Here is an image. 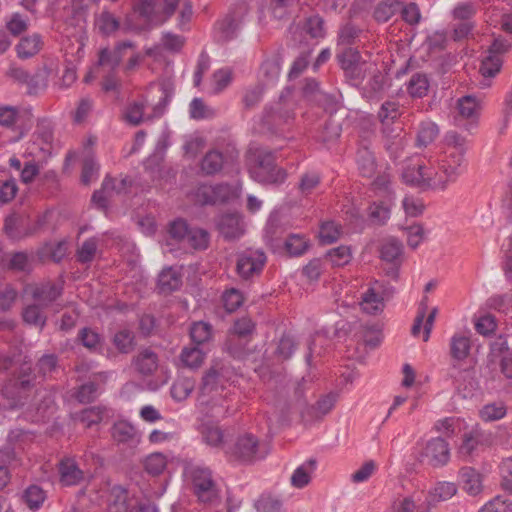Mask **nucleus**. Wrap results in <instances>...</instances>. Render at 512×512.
Returning a JSON list of instances; mask_svg holds the SVG:
<instances>
[{
	"mask_svg": "<svg viewBox=\"0 0 512 512\" xmlns=\"http://www.w3.org/2000/svg\"><path fill=\"white\" fill-rule=\"evenodd\" d=\"M445 147L436 160L430 161L433 178L430 189L444 191L455 183L466 169V139L457 132H448L444 138Z\"/></svg>",
	"mask_w": 512,
	"mask_h": 512,
	"instance_id": "f257e3e1",
	"label": "nucleus"
},
{
	"mask_svg": "<svg viewBox=\"0 0 512 512\" xmlns=\"http://www.w3.org/2000/svg\"><path fill=\"white\" fill-rule=\"evenodd\" d=\"M296 103L293 99L280 96L275 103L265 106L262 116L263 126L272 133L284 131L295 117Z\"/></svg>",
	"mask_w": 512,
	"mask_h": 512,
	"instance_id": "f03ea898",
	"label": "nucleus"
},
{
	"mask_svg": "<svg viewBox=\"0 0 512 512\" xmlns=\"http://www.w3.org/2000/svg\"><path fill=\"white\" fill-rule=\"evenodd\" d=\"M249 173L255 181L271 185L282 184L287 177L286 171L275 165L271 152L258 153L249 165Z\"/></svg>",
	"mask_w": 512,
	"mask_h": 512,
	"instance_id": "7ed1b4c3",
	"label": "nucleus"
},
{
	"mask_svg": "<svg viewBox=\"0 0 512 512\" xmlns=\"http://www.w3.org/2000/svg\"><path fill=\"white\" fill-rule=\"evenodd\" d=\"M193 490L202 503H213L218 498L217 485L213 479L212 471L203 466H193L188 470Z\"/></svg>",
	"mask_w": 512,
	"mask_h": 512,
	"instance_id": "20e7f679",
	"label": "nucleus"
},
{
	"mask_svg": "<svg viewBox=\"0 0 512 512\" xmlns=\"http://www.w3.org/2000/svg\"><path fill=\"white\" fill-rule=\"evenodd\" d=\"M170 97V92L166 88L162 87L159 102L153 107L152 114H145L144 111L146 107V101L140 99L135 100L127 105L124 118L129 124L133 126H138L143 121H149L154 118H158L163 115Z\"/></svg>",
	"mask_w": 512,
	"mask_h": 512,
	"instance_id": "39448f33",
	"label": "nucleus"
},
{
	"mask_svg": "<svg viewBox=\"0 0 512 512\" xmlns=\"http://www.w3.org/2000/svg\"><path fill=\"white\" fill-rule=\"evenodd\" d=\"M394 292L395 289L391 285L375 281L362 294L361 309L371 315L381 312L384 308V301L392 297Z\"/></svg>",
	"mask_w": 512,
	"mask_h": 512,
	"instance_id": "423d86ee",
	"label": "nucleus"
},
{
	"mask_svg": "<svg viewBox=\"0 0 512 512\" xmlns=\"http://www.w3.org/2000/svg\"><path fill=\"white\" fill-rule=\"evenodd\" d=\"M226 453L243 463H253L267 455L266 451H262L257 437L249 433L239 436Z\"/></svg>",
	"mask_w": 512,
	"mask_h": 512,
	"instance_id": "0eeeda50",
	"label": "nucleus"
},
{
	"mask_svg": "<svg viewBox=\"0 0 512 512\" xmlns=\"http://www.w3.org/2000/svg\"><path fill=\"white\" fill-rule=\"evenodd\" d=\"M181 0H159L157 1L158 6V22L164 23L169 20L177 8L180 6L178 18H177V27L180 30H186L187 25L190 23L193 17V5L190 0H184L182 3Z\"/></svg>",
	"mask_w": 512,
	"mask_h": 512,
	"instance_id": "6e6552de",
	"label": "nucleus"
},
{
	"mask_svg": "<svg viewBox=\"0 0 512 512\" xmlns=\"http://www.w3.org/2000/svg\"><path fill=\"white\" fill-rule=\"evenodd\" d=\"M94 24L98 33L103 37L113 36L120 29L124 33H139L141 31L140 28L133 26L128 19L121 26L120 20L108 10H103L100 14L96 15Z\"/></svg>",
	"mask_w": 512,
	"mask_h": 512,
	"instance_id": "1a4fd4ad",
	"label": "nucleus"
},
{
	"mask_svg": "<svg viewBox=\"0 0 512 512\" xmlns=\"http://www.w3.org/2000/svg\"><path fill=\"white\" fill-rule=\"evenodd\" d=\"M135 48L136 44L130 40L116 42L113 49L109 47L101 48L98 52L97 65L100 67H108L110 70H116L122 62L126 51Z\"/></svg>",
	"mask_w": 512,
	"mask_h": 512,
	"instance_id": "9d476101",
	"label": "nucleus"
},
{
	"mask_svg": "<svg viewBox=\"0 0 512 512\" xmlns=\"http://www.w3.org/2000/svg\"><path fill=\"white\" fill-rule=\"evenodd\" d=\"M248 13V7L245 3L239 5L237 10L228 14L224 19L217 23L219 39L221 41H229L236 37L240 29L244 16Z\"/></svg>",
	"mask_w": 512,
	"mask_h": 512,
	"instance_id": "9b49d317",
	"label": "nucleus"
},
{
	"mask_svg": "<svg viewBox=\"0 0 512 512\" xmlns=\"http://www.w3.org/2000/svg\"><path fill=\"white\" fill-rule=\"evenodd\" d=\"M266 262V255L262 251H246L239 255L237 259V272L244 278L248 279L259 274Z\"/></svg>",
	"mask_w": 512,
	"mask_h": 512,
	"instance_id": "f8f14e48",
	"label": "nucleus"
},
{
	"mask_svg": "<svg viewBox=\"0 0 512 512\" xmlns=\"http://www.w3.org/2000/svg\"><path fill=\"white\" fill-rule=\"evenodd\" d=\"M422 457L433 467L446 465L450 458L448 443L441 437L432 438L427 442Z\"/></svg>",
	"mask_w": 512,
	"mask_h": 512,
	"instance_id": "ddd939ff",
	"label": "nucleus"
},
{
	"mask_svg": "<svg viewBox=\"0 0 512 512\" xmlns=\"http://www.w3.org/2000/svg\"><path fill=\"white\" fill-rule=\"evenodd\" d=\"M230 376V369L222 361H214L210 368L204 373L200 391L208 394L223 386Z\"/></svg>",
	"mask_w": 512,
	"mask_h": 512,
	"instance_id": "4468645a",
	"label": "nucleus"
},
{
	"mask_svg": "<svg viewBox=\"0 0 512 512\" xmlns=\"http://www.w3.org/2000/svg\"><path fill=\"white\" fill-rule=\"evenodd\" d=\"M30 119L31 112L28 109L19 106L0 105V126L3 128L21 129Z\"/></svg>",
	"mask_w": 512,
	"mask_h": 512,
	"instance_id": "2eb2a0df",
	"label": "nucleus"
},
{
	"mask_svg": "<svg viewBox=\"0 0 512 512\" xmlns=\"http://www.w3.org/2000/svg\"><path fill=\"white\" fill-rule=\"evenodd\" d=\"M237 157L238 152L234 149L225 155L217 149H212L204 155L200 165L201 171L205 175H215L222 170L226 163L235 160Z\"/></svg>",
	"mask_w": 512,
	"mask_h": 512,
	"instance_id": "dca6fc26",
	"label": "nucleus"
},
{
	"mask_svg": "<svg viewBox=\"0 0 512 512\" xmlns=\"http://www.w3.org/2000/svg\"><path fill=\"white\" fill-rule=\"evenodd\" d=\"M337 397L338 395L336 393L331 392L320 397L314 405L305 407L301 411L303 420L312 422L322 419L334 408Z\"/></svg>",
	"mask_w": 512,
	"mask_h": 512,
	"instance_id": "f3484780",
	"label": "nucleus"
},
{
	"mask_svg": "<svg viewBox=\"0 0 512 512\" xmlns=\"http://www.w3.org/2000/svg\"><path fill=\"white\" fill-rule=\"evenodd\" d=\"M59 480L63 486H75L84 480V472L73 458L65 457L58 463Z\"/></svg>",
	"mask_w": 512,
	"mask_h": 512,
	"instance_id": "a211bd4d",
	"label": "nucleus"
},
{
	"mask_svg": "<svg viewBox=\"0 0 512 512\" xmlns=\"http://www.w3.org/2000/svg\"><path fill=\"white\" fill-rule=\"evenodd\" d=\"M32 298L42 307H48L62 294V287L56 283L46 282L31 287Z\"/></svg>",
	"mask_w": 512,
	"mask_h": 512,
	"instance_id": "6ab92c4d",
	"label": "nucleus"
},
{
	"mask_svg": "<svg viewBox=\"0 0 512 512\" xmlns=\"http://www.w3.org/2000/svg\"><path fill=\"white\" fill-rule=\"evenodd\" d=\"M458 491L457 485L449 481L437 482L427 493L425 503L427 508L436 506L438 503L451 499Z\"/></svg>",
	"mask_w": 512,
	"mask_h": 512,
	"instance_id": "aec40b11",
	"label": "nucleus"
},
{
	"mask_svg": "<svg viewBox=\"0 0 512 512\" xmlns=\"http://www.w3.org/2000/svg\"><path fill=\"white\" fill-rule=\"evenodd\" d=\"M405 183L422 189H430V179L433 178L432 170L426 165L407 167L402 174Z\"/></svg>",
	"mask_w": 512,
	"mask_h": 512,
	"instance_id": "412c9836",
	"label": "nucleus"
},
{
	"mask_svg": "<svg viewBox=\"0 0 512 512\" xmlns=\"http://www.w3.org/2000/svg\"><path fill=\"white\" fill-rule=\"evenodd\" d=\"M218 229L221 235L228 240L239 238L244 233L241 217L238 213L222 215L218 221Z\"/></svg>",
	"mask_w": 512,
	"mask_h": 512,
	"instance_id": "4be33fe9",
	"label": "nucleus"
},
{
	"mask_svg": "<svg viewBox=\"0 0 512 512\" xmlns=\"http://www.w3.org/2000/svg\"><path fill=\"white\" fill-rule=\"evenodd\" d=\"M111 436L117 443L134 445L140 441L135 427L125 421L120 420L114 423L111 428Z\"/></svg>",
	"mask_w": 512,
	"mask_h": 512,
	"instance_id": "5701e85b",
	"label": "nucleus"
},
{
	"mask_svg": "<svg viewBox=\"0 0 512 512\" xmlns=\"http://www.w3.org/2000/svg\"><path fill=\"white\" fill-rule=\"evenodd\" d=\"M462 489L471 496H477L483 490L482 475L472 467H463L459 470Z\"/></svg>",
	"mask_w": 512,
	"mask_h": 512,
	"instance_id": "b1692460",
	"label": "nucleus"
},
{
	"mask_svg": "<svg viewBox=\"0 0 512 512\" xmlns=\"http://www.w3.org/2000/svg\"><path fill=\"white\" fill-rule=\"evenodd\" d=\"M133 365L142 376H150L158 368V356L152 350L144 349L134 357Z\"/></svg>",
	"mask_w": 512,
	"mask_h": 512,
	"instance_id": "393cba45",
	"label": "nucleus"
},
{
	"mask_svg": "<svg viewBox=\"0 0 512 512\" xmlns=\"http://www.w3.org/2000/svg\"><path fill=\"white\" fill-rule=\"evenodd\" d=\"M358 170L363 177H372L377 171L374 153L367 145L360 146L356 154Z\"/></svg>",
	"mask_w": 512,
	"mask_h": 512,
	"instance_id": "a878e982",
	"label": "nucleus"
},
{
	"mask_svg": "<svg viewBox=\"0 0 512 512\" xmlns=\"http://www.w3.org/2000/svg\"><path fill=\"white\" fill-rule=\"evenodd\" d=\"M43 40L42 36L38 33H34L29 36H25L20 39L16 45L17 56L20 59H29L39 53L42 49Z\"/></svg>",
	"mask_w": 512,
	"mask_h": 512,
	"instance_id": "bb28decb",
	"label": "nucleus"
},
{
	"mask_svg": "<svg viewBox=\"0 0 512 512\" xmlns=\"http://www.w3.org/2000/svg\"><path fill=\"white\" fill-rule=\"evenodd\" d=\"M503 61L501 57L498 55H490L486 56L480 65L479 72L482 76V80L480 81V85L482 87H489L491 82V78L495 77L501 70Z\"/></svg>",
	"mask_w": 512,
	"mask_h": 512,
	"instance_id": "cd10ccee",
	"label": "nucleus"
},
{
	"mask_svg": "<svg viewBox=\"0 0 512 512\" xmlns=\"http://www.w3.org/2000/svg\"><path fill=\"white\" fill-rule=\"evenodd\" d=\"M316 465V460L311 458L297 467L291 476V485L298 489L306 487L311 482V474L316 470Z\"/></svg>",
	"mask_w": 512,
	"mask_h": 512,
	"instance_id": "c85d7f7f",
	"label": "nucleus"
},
{
	"mask_svg": "<svg viewBox=\"0 0 512 512\" xmlns=\"http://www.w3.org/2000/svg\"><path fill=\"white\" fill-rule=\"evenodd\" d=\"M128 491L121 486H114L108 498L109 512H129Z\"/></svg>",
	"mask_w": 512,
	"mask_h": 512,
	"instance_id": "c756f323",
	"label": "nucleus"
},
{
	"mask_svg": "<svg viewBox=\"0 0 512 512\" xmlns=\"http://www.w3.org/2000/svg\"><path fill=\"white\" fill-rule=\"evenodd\" d=\"M471 341L470 337L461 333H456L450 340V354L453 359L462 361L466 359L470 353Z\"/></svg>",
	"mask_w": 512,
	"mask_h": 512,
	"instance_id": "7c9ffc66",
	"label": "nucleus"
},
{
	"mask_svg": "<svg viewBox=\"0 0 512 512\" xmlns=\"http://www.w3.org/2000/svg\"><path fill=\"white\" fill-rule=\"evenodd\" d=\"M180 274L173 268L163 269L158 276V288L161 293L168 294L181 286Z\"/></svg>",
	"mask_w": 512,
	"mask_h": 512,
	"instance_id": "2f4dec72",
	"label": "nucleus"
},
{
	"mask_svg": "<svg viewBox=\"0 0 512 512\" xmlns=\"http://www.w3.org/2000/svg\"><path fill=\"white\" fill-rule=\"evenodd\" d=\"M206 353L198 346L184 347L180 353L182 365L191 370L198 369L204 362Z\"/></svg>",
	"mask_w": 512,
	"mask_h": 512,
	"instance_id": "473e14b6",
	"label": "nucleus"
},
{
	"mask_svg": "<svg viewBox=\"0 0 512 512\" xmlns=\"http://www.w3.org/2000/svg\"><path fill=\"white\" fill-rule=\"evenodd\" d=\"M430 82L426 74L415 73L407 83V92L413 98H423L427 95Z\"/></svg>",
	"mask_w": 512,
	"mask_h": 512,
	"instance_id": "72a5a7b5",
	"label": "nucleus"
},
{
	"mask_svg": "<svg viewBox=\"0 0 512 512\" xmlns=\"http://www.w3.org/2000/svg\"><path fill=\"white\" fill-rule=\"evenodd\" d=\"M403 253V244L396 238H388L381 245V258L384 261L400 262Z\"/></svg>",
	"mask_w": 512,
	"mask_h": 512,
	"instance_id": "f704fd0d",
	"label": "nucleus"
},
{
	"mask_svg": "<svg viewBox=\"0 0 512 512\" xmlns=\"http://www.w3.org/2000/svg\"><path fill=\"white\" fill-rule=\"evenodd\" d=\"M414 495L396 498L391 505V512H428L429 508L419 504Z\"/></svg>",
	"mask_w": 512,
	"mask_h": 512,
	"instance_id": "c9c22d12",
	"label": "nucleus"
},
{
	"mask_svg": "<svg viewBox=\"0 0 512 512\" xmlns=\"http://www.w3.org/2000/svg\"><path fill=\"white\" fill-rule=\"evenodd\" d=\"M264 9L277 20H282L289 15L295 0H264Z\"/></svg>",
	"mask_w": 512,
	"mask_h": 512,
	"instance_id": "e433bc0d",
	"label": "nucleus"
},
{
	"mask_svg": "<svg viewBox=\"0 0 512 512\" xmlns=\"http://www.w3.org/2000/svg\"><path fill=\"white\" fill-rule=\"evenodd\" d=\"M78 339L91 352H97L102 348V336L91 328L85 327L81 329L78 333Z\"/></svg>",
	"mask_w": 512,
	"mask_h": 512,
	"instance_id": "4c0bfd02",
	"label": "nucleus"
},
{
	"mask_svg": "<svg viewBox=\"0 0 512 512\" xmlns=\"http://www.w3.org/2000/svg\"><path fill=\"white\" fill-rule=\"evenodd\" d=\"M133 9L146 21L158 22V6L156 0H136Z\"/></svg>",
	"mask_w": 512,
	"mask_h": 512,
	"instance_id": "58836bf2",
	"label": "nucleus"
},
{
	"mask_svg": "<svg viewBox=\"0 0 512 512\" xmlns=\"http://www.w3.org/2000/svg\"><path fill=\"white\" fill-rule=\"evenodd\" d=\"M286 232V227L278 215H271L264 230V237L267 242L273 243L280 239Z\"/></svg>",
	"mask_w": 512,
	"mask_h": 512,
	"instance_id": "ea45409f",
	"label": "nucleus"
},
{
	"mask_svg": "<svg viewBox=\"0 0 512 512\" xmlns=\"http://www.w3.org/2000/svg\"><path fill=\"white\" fill-rule=\"evenodd\" d=\"M401 9V3L397 0H385L377 5L374 10V18L378 22H387Z\"/></svg>",
	"mask_w": 512,
	"mask_h": 512,
	"instance_id": "a19ab883",
	"label": "nucleus"
},
{
	"mask_svg": "<svg viewBox=\"0 0 512 512\" xmlns=\"http://www.w3.org/2000/svg\"><path fill=\"white\" fill-rule=\"evenodd\" d=\"M338 59L345 73H354L359 69L360 54L351 47H346L343 52L338 55Z\"/></svg>",
	"mask_w": 512,
	"mask_h": 512,
	"instance_id": "79ce46f5",
	"label": "nucleus"
},
{
	"mask_svg": "<svg viewBox=\"0 0 512 512\" xmlns=\"http://www.w3.org/2000/svg\"><path fill=\"white\" fill-rule=\"evenodd\" d=\"M24 85L29 95H38L42 93L48 84L47 74L44 71H37L27 77Z\"/></svg>",
	"mask_w": 512,
	"mask_h": 512,
	"instance_id": "37998d69",
	"label": "nucleus"
},
{
	"mask_svg": "<svg viewBox=\"0 0 512 512\" xmlns=\"http://www.w3.org/2000/svg\"><path fill=\"white\" fill-rule=\"evenodd\" d=\"M202 437L209 446L220 448L225 443L226 434L219 426L205 425L202 430Z\"/></svg>",
	"mask_w": 512,
	"mask_h": 512,
	"instance_id": "c03bdc74",
	"label": "nucleus"
},
{
	"mask_svg": "<svg viewBox=\"0 0 512 512\" xmlns=\"http://www.w3.org/2000/svg\"><path fill=\"white\" fill-rule=\"evenodd\" d=\"M281 64L282 61L280 56L273 55L263 61L260 67V72L268 82H273L280 75Z\"/></svg>",
	"mask_w": 512,
	"mask_h": 512,
	"instance_id": "a18cd8bd",
	"label": "nucleus"
},
{
	"mask_svg": "<svg viewBox=\"0 0 512 512\" xmlns=\"http://www.w3.org/2000/svg\"><path fill=\"white\" fill-rule=\"evenodd\" d=\"M458 111L462 117L474 118L480 110V101L473 95H465L458 99Z\"/></svg>",
	"mask_w": 512,
	"mask_h": 512,
	"instance_id": "49530a36",
	"label": "nucleus"
},
{
	"mask_svg": "<svg viewBox=\"0 0 512 512\" xmlns=\"http://www.w3.org/2000/svg\"><path fill=\"white\" fill-rule=\"evenodd\" d=\"M45 499H46L45 491L37 485L29 486L24 491V494H23V500H24L25 504L31 510H38L42 506Z\"/></svg>",
	"mask_w": 512,
	"mask_h": 512,
	"instance_id": "de8ad7c7",
	"label": "nucleus"
},
{
	"mask_svg": "<svg viewBox=\"0 0 512 512\" xmlns=\"http://www.w3.org/2000/svg\"><path fill=\"white\" fill-rule=\"evenodd\" d=\"M195 387V381L191 378H180L171 387V396L176 401L187 399Z\"/></svg>",
	"mask_w": 512,
	"mask_h": 512,
	"instance_id": "09e8293b",
	"label": "nucleus"
},
{
	"mask_svg": "<svg viewBox=\"0 0 512 512\" xmlns=\"http://www.w3.org/2000/svg\"><path fill=\"white\" fill-rule=\"evenodd\" d=\"M42 306L37 303L28 305L22 312L23 320L42 329L46 323V315L42 312Z\"/></svg>",
	"mask_w": 512,
	"mask_h": 512,
	"instance_id": "8fccbe9b",
	"label": "nucleus"
},
{
	"mask_svg": "<svg viewBox=\"0 0 512 512\" xmlns=\"http://www.w3.org/2000/svg\"><path fill=\"white\" fill-rule=\"evenodd\" d=\"M97 250L98 240L94 237L86 239L77 250V261L82 264L91 263L96 256Z\"/></svg>",
	"mask_w": 512,
	"mask_h": 512,
	"instance_id": "3c124183",
	"label": "nucleus"
},
{
	"mask_svg": "<svg viewBox=\"0 0 512 512\" xmlns=\"http://www.w3.org/2000/svg\"><path fill=\"white\" fill-rule=\"evenodd\" d=\"M186 241L195 250H205L209 245L210 235L202 228L192 227Z\"/></svg>",
	"mask_w": 512,
	"mask_h": 512,
	"instance_id": "603ef678",
	"label": "nucleus"
},
{
	"mask_svg": "<svg viewBox=\"0 0 512 512\" xmlns=\"http://www.w3.org/2000/svg\"><path fill=\"white\" fill-rule=\"evenodd\" d=\"M400 115V106L395 101H385L378 112V118L383 126L393 123Z\"/></svg>",
	"mask_w": 512,
	"mask_h": 512,
	"instance_id": "864d4df0",
	"label": "nucleus"
},
{
	"mask_svg": "<svg viewBox=\"0 0 512 512\" xmlns=\"http://www.w3.org/2000/svg\"><path fill=\"white\" fill-rule=\"evenodd\" d=\"M477 7L472 2L458 3L452 10L453 21L475 22Z\"/></svg>",
	"mask_w": 512,
	"mask_h": 512,
	"instance_id": "5fc2aeb1",
	"label": "nucleus"
},
{
	"mask_svg": "<svg viewBox=\"0 0 512 512\" xmlns=\"http://www.w3.org/2000/svg\"><path fill=\"white\" fill-rule=\"evenodd\" d=\"M439 129L431 121L422 122L417 133V143L419 146H427L438 136Z\"/></svg>",
	"mask_w": 512,
	"mask_h": 512,
	"instance_id": "6e6d98bb",
	"label": "nucleus"
},
{
	"mask_svg": "<svg viewBox=\"0 0 512 512\" xmlns=\"http://www.w3.org/2000/svg\"><path fill=\"white\" fill-rule=\"evenodd\" d=\"M14 387L19 394L26 393L34 387V376L32 375L30 366L23 364L20 367L19 375L15 380Z\"/></svg>",
	"mask_w": 512,
	"mask_h": 512,
	"instance_id": "4d7b16f0",
	"label": "nucleus"
},
{
	"mask_svg": "<svg viewBox=\"0 0 512 512\" xmlns=\"http://www.w3.org/2000/svg\"><path fill=\"white\" fill-rule=\"evenodd\" d=\"M390 200L374 202L370 210V218L376 224H384L390 218Z\"/></svg>",
	"mask_w": 512,
	"mask_h": 512,
	"instance_id": "13d9d810",
	"label": "nucleus"
},
{
	"mask_svg": "<svg viewBox=\"0 0 512 512\" xmlns=\"http://www.w3.org/2000/svg\"><path fill=\"white\" fill-rule=\"evenodd\" d=\"M106 414V408L94 406L84 409L80 414V420L86 427H91L92 425L100 423Z\"/></svg>",
	"mask_w": 512,
	"mask_h": 512,
	"instance_id": "bf43d9fd",
	"label": "nucleus"
},
{
	"mask_svg": "<svg viewBox=\"0 0 512 512\" xmlns=\"http://www.w3.org/2000/svg\"><path fill=\"white\" fill-rule=\"evenodd\" d=\"M327 259L334 266H344L348 264L351 260V250L348 246H339L337 248H333L327 252Z\"/></svg>",
	"mask_w": 512,
	"mask_h": 512,
	"instance_id": "052dcab7",
	"label": "nucleus"
},
{
	"mask_svg": "<svg viewBox=\"0 0 512 512\" xmlns=\"http://www.w3.org/2000/svg\"><path fill=\"white\" fill-rule=\"evenodd\" d=\"M285 248L292 256L302 255L308 248V241L301 235L292 234L285 241Z\"/></svg>",
	"mask_w": 512,
	"mask_h": 512,
	"instance_id": "680f3d73",
	"label": "nucleus"
},
{
	"mask_svg": "<svg viewBox=\"0 0 512 512\" xmlns=\"http://www.w3.org/2000/svg\"><path fill=\"white\" fill-rule=\"evenodd\" d=\"M263 92V86L260 84L247 88L242 97L245 109H253L256 107L262 100Z\"/></svg>",
	"mask_w": 512,
	"mask_h": 512,
	"instance_id": "e2e57ef3",
	"label": "nucleus"
},
{
	"mask_svg": "<svg viewBox=\"0 0 512 512\" xmlns=\"http://www.w3.org/2000/svg\"><path fill=\"white\" fill-rule=\"evenodd\" d=\"M475 28V22L453 21L451 38L458 42L469 38Z\"/></svg>",
	"mask_w": 512,
	"mask_h": 512,
	"instance_id": "0e129e2a",
	"label": "nucleus"
},
{
	"mask_svg": "<svg viewBox=\"0 0 512 512\" xmlns=\"http://www.w3.org/2000/svg\"><path fill=\"white\" fill-rule=\"evenodd\" d=\"M167 465L166 457L161 453H153L145 459V470L151 475H159Z\"/></svg>",
	"mask_w": 512,
	"mask_h": 512,
	"instance_id": "69168bd1",
	"label": "nucleus"
},
{
	"mask_svg": "<svg viewBox=\"0 0 512 512\" xmlns=\"http://www.w3.org/2000/svg\"><path fill=\"white\" fill-rule=\"evenodd\" d=\"M511 510L512 501L503 496H496L482 506L478 512H510Z\"/></svg>",
	"mask_w": 512,
	"mask_h": 512,
	"instance_id": "338daca9",
	"label": "nucleus"
},
{
	"mask_svg": "<svg viewBox=\"0 0 512 512\" xmlns=\"http://www.w3.org/2000/svg\"><path fill=\"white\" fill-rule=\"evenodd\" d=\"M258 512H281L282 502L271 495H261L255 502Z\"/></svg>",
	"mask_w": 512,
	"mask_h": 512,
	"instance_id": "774afa93",
	"label": "nucleus"
}]
</instances>
